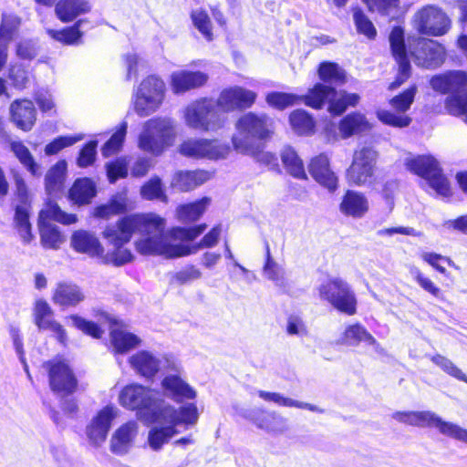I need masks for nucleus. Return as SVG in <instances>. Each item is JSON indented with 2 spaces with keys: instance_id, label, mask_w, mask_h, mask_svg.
<instances>
[{
  "instance_id": "f257e3e1",
  "label": "nucleus",
  "mask_w": 467,
  "mask_h": 467,
  "mask_svg": "<svg viewBox=\"0 0 467 467\" xmlns=\"http://www.w3.org/2000/svg\"><path fill=\"white\" fill-rule=\"evenodd\" d=\"M222 225H213L196 245L171 244L167 241L166 220L155 213H140L125 215L119 220V239L130 240L133 234L140 238L135 242L138 253L142 255H161L176 258L189 255L201 248H212L220 239Z\"/></svg>"
},
{
  "instance_id": "f03ea898",
  "label": "nucleus",
  "mask_w": 467,
  "mask_h": 467,
  "mask_svg": "<svg viewBox=\"0 0 467 467\" xmlns=\"http://www.w3.org/2000/svg\"><path fill=\"white\" fill-rule=\"evenodd\" d=\"M237 134L232 137L233 148L239 153H256L257 142H265L275 133V121L265 113L254 111L241 115L235 122Z\"/></svg>"
},
{
  "instance_id": "7ed1b4c3",
  "label": "nucleus",
  "mask_w": 467,
  "mask_h": 467,
  "mask_svg": "<svg viewBox=\"0 0 467 467\" xmlns=\"http://www.w3.org/2000/svg\"><path fill=\"white\" fill-rule=\"evenodd\" d=\"M448 31H418L417 34L406 35L404 42L406 52L411 57L415 64L426 69H435L444 64L447 52L443 45L427 38L426 34L432 36H443Z\"/></svg>"
},
{
  "instance_id": "20e7f679",
  "label": "nucleus",
  "mask_w": 467,
  "mask_h": 467,
  "mask_svg": "<svg viewBox=\"0 0 467 467\" xmlns=\"http://www.w3.org/2000/svg\"><path fill=\"white\" fill-rule=\"evenodd\" d=\"M176 137V125L171 118L154 116L143 122L137 144L140 150L160 156L173 145Z\"/></svg>"
},
{
  "instance_id": "39448f33",
  "label": "nucleus",
  "mask_w": 467,
  "mask_h": 467,
  "mask_svg": "<svg viewBox=\"0 0 467 467\" xmlns=\"http://www.w3.org/2000/svg\"><path fill=\"white\" fill-rule=\"evenodd\" d=\"M167 87L161 77L150 74L144 77L134 90L132 106L140 117H148L161 107L165 100Z\"/></svg>"
},
{
  "instance_id": "423d86ee",
  "label": "nucleus",
  "mask_w": 467,
  "mask_h": 467,
  "mask_svg": "<svg viewBox=\"0 0 467 467\" xmlns=\"http://www.w3.org/2000/svg\"><path fill=\"white\" fill-rule=\"evenodd\" d=\"M405 166L411 173L423 178L439 195L451 197V186L443 173L439 161L431 155H417L405 161Z\"/></svg>"
},
{
  "instance_id": "0eeeda50",
  "label": "nucleus",
  "mask_w": 467,
  "mask_h": 467,
  "mask_svg": "<svg viewBox=\"0 0 467 467\" xmlns=\"http://www.w3.org/2000/svg\"><path fill=\"white\" fill-rule=\"evenodd\" d=\"M50 220L69 225L77 223L78 217L76 214L63 212L56 202L50 201L41 210L38 219L41 244L46 248L57 249L64 242V237L59 228L50 223Z\"/></svg>"
},
{
  "instance_id": "6e6552de",
  "label": "nucleus",
  "mask_w": 467,
  "mask_h": 467,
  "mask_svg": "<svg viewBox=\"0 0 467 467\" xmlns=\"http://www.w3.org/2000/svg\"><path fill=\"white\" fill-rule=\"evenodd\" d=\"M392 418L399 422L416 427H436L439 431L450 438L467 443V430L459 425L445 421L431 411H396Z\"/></svg>"
},
{
  "instance_id": "1a4fd4ad",
  "label": "nucleus",
  "mask_w": 467,
  "mask_h": 467,
  "mask_svg": "<svg viewBox=\"0 0 467 467\" xmlns=\"http://www.w3.org/2000/svg\"><path fill=\"white\" fill-rule=\"evenodd\" d=\"M185 124L201 132H209L221 129L220 119L212 99L202 97L187 105L183 111Z\"/></svg>"
},
{
  "instance_id": "9d476101",
  "label": "nucleus",
  "mask_w": 467,
  "mask_h": 467,
  "mask_svg": "<svg viewBox=\"0 0 467 467\" xmlns=\"http://www.w3.org/2000/svg\"><path fill=\"white\" fill-rule=\"evenodd\" d=\"M318 294L323 301L340 313L353 316L357 313L358 301L350 285L342 278L327 279L318 287Z\"/></svg>"
},
{
  "instance_id": "9b49d317",
  "label": "nucleus",
  "mask_w": 467,
  "mask_h": 467,
  "mask_svg": "<svg viewBox=\"0 0 467 467\" xmlns=\"http://www.w3.org/2000/svg\"><path fill=\"white\" fill-rule=\"evenodd\" d=\"M379 152L372 146H364L354 150L349 167L346 170V180L349 185L364 186L375 179Z\"/></svg>"
},
{
  "instance_id": "f8f14e48",
  "label": "nucleus",
  "mask_w": 467,
  "mask_h": 467,
  "mask_svg": "<svg viewBox=\"0 0 467 467\" xmlns=\"http://www.w3.org/2000/svg\"><path fill=\"white\" fill-rule=\"evenodd\" d=\"M178 151L187 158L220 160L228 156L231 147L217 139L189 138L180 144Z\"/></svg>"
},
{
  "instance_id": "ddd939ff",
  "label": "nucleus",
  "mask_w": 467,
  "mask_h": 467,
  "mask_svg": "<svg viewBox=\"0 0 467 467\" xmlns=\"http://www.w3.org/2000/svg\"><path fill=\"white\" fill-rule=\"evenodd\" d=\"M389 40L391 55L397 64L394 80L388 86V89L392 91L408 81L411 77L412 68L405 48L404 31H390Z\"/></svg>"
},
{
  "instance_id": "4468645a",
  "label": "nucleus",
  "mask_w": 467,
  "mask_h": 467,
  "mask_svg": "<svg viewBox=\"0 0 467 467\" xmlns=\"http://www.w3.org/2000/svg\"><path fill=\"white\" fill-rule=\"evenodd\" d=\"M116 414L115 407L107 405L98 410L87 422L84 432L91 447L99 448L105 443Z\"/></svg>"
},
{
  "instance_id": "2eb2a0df",
  "label": "nucleus",
  "mask_w": 467,
  "mask_h": 467,
  "mask_svg": "<svg viewBox=\"0 0 467 467\" xmlns=\"http://www.w3.org/2000/svg\"><path fill=\"white\" fill-rule=\"evenodd\" d=\"M48 370L51 389L58 395L66 396L75 392L78 380L69 365L61 359H53L45 364Z\"/></svg>"
},
{
  "instance_id": "dca6fc26",
  "label": "nucleus",
  "mask_w": 467,
  "mask_h": 467,
  "mask_svg": "<svg viewBox=\"0 0 467 467\" xmlns=\"http://www.w3.org/2000/svg\"><path fill=\"white\" fill-rule=\"evenodd\" d=\"M256 99V92L241 86H231L220 92L216 106L223 112L243 111L252 108Z\"/></svg>"
},
{
  "instance_id": "f3484780",
  "label": "nucleus",
  "mask_w": 467,
  "mask_h": 467,
  "mask_svg": "<svg viewBox=\"0 0 467 467\" xmlns=\"http://www.w3.org/2000/svg\"><path fill=\"white\" fill-rule=\"evenodd\" d=\"M307 169L313 180L330 193L338 189V177L331 168L330 156L327 152L310 158Z\"/></svg>"
},
{
  "instance_id": "a211bd4d",
  "label": "nucleus",
  "mask_w": 467,
  "mask_h": 467,
  "mask_svg": "<svg viewBox=\"0 0 467 467\" xmlns=\"http://www.w3.org/2000/svg\"><path fill=\"white\" fill-rule=\"evenodd\" d=\"M431 88L441 95H452L467 91V71L447 70L430 78Z\"/></svg>"
},
{
  "instance_id": "6ab92c4d",
  "label": "nucleus",
  "mask_w": 467,
  "mask_h": 467,
  "mask_svg": "<svg viewBox=\"0 0 467 467\" xmlns=\"http://www.w3.org/2000/svg\"><path fill=\"white\" fill-rule=\"evenodd\" d=\"M415 29H449L451 22L443 10L436 5H425L412 17Z\"/></svg>"
},
{
  "instance_id": "aec40b11",
  "label": "nucleus",
  "mask_w": 467,
  "mask_h": 467,
  "mask_svg": "<svg viewBox=\"0 0 467 467\" xmlns=\"http://www.w3.org/2000/svg\"><path fill=\"white\" fill-rule=\"evenodd\" d=\"M34 322L39 330H49L57 337L59 343L66 345L67 341V332L64 327L52 318L53 311L47 301L37 299L33 309Z\"/></svg>"
},
{
  "instance_id": "412c9836",
  "label": "nucleus",
  "mask_w": 467,
  "mask_h": 467,
  "mask_svg": "<svg viewBox=\"0 0 467 467\" xmlns=\"http://www.w3.org/2000/svg\"><path fill=\"white\" fill-rule=\"evenodd\" d=\"M208 75L202 71L179 70L171 75V88L174 94H182L206 84Z\"/></svg>"
},
{
  "instance_id": "4be33fe9",
  "label": "nucleus",
  "mask_w": 467,
  "mask_h": 467,
  "mask_svg": "<svg viewBox=\"0 0 467 467\" xmlns=\"http://www.w3.org/2000/svg\"><path fill=\"white\" fill-rule=\"evenodd\" d=\"M150 389L141 385H130L123 388L119 394L122 406L130 410H146L152 405Z\"/></svg>"
},
{
  "instance_id": "5701e85b",
  "label": "nucleus",
  "mask_w": 467,
  "mask_h": 467,
  "mask_svg": "<svg viewBox=\"0 0 467 467\" xmlns=\"http://www.w3.org/2000/svg\"><path fill=\"white\" fill-rule=\"evenodd\" d=\"M211 179V173L204 170L177 171L172 175L171 186L187 192L202 185Z\"/></svg>"
},
{
  "instance_id": "b1692460",
  "label": "nucleus",
  "mask_w": 467,
  "mask_h": 467,
  "mask_svg": "<svg viewBox=\"0 0 467 467\" xmlns=\"http://www.w3.org/2000/svg\"><path fill=\"white\" fill-rule=\"evenodd\" d=\"M340 344L348 347H358L360 343L380 348L379 343L373 335L359 322L348 325L339 339Z\"/></svg>"
},
{
  "instance_id": "393cba45",
  "label": "nucleus",
  "mask_w": 467,
  "mask_h": 467,
  "mask_svg": "<svg viewBox=\"0 0 467 467\" xmlns=\"http://www.w3.org/2000/svg\"><path fill=\"white\" fill-rule=\"evenodd\" d=\"M368 201L365 194L354 190H347L339 203L340 212L346 216L361 218L368 211Z\"/></svg>"
},
{
  "instance_id": "a878e982",
  "label": "nucleus",
  "mask_w": 467,
  "mask_h": 467,
  "mask_svg": "<svg viewBox=\"0 0 467 467\" xmlns=\"http://www.w3.org/2000/svg\"><path fill=\"white\" fill-rule=\"evenodd\" d=\"M11 119L16 126L25 131L30 130L36 121V108L28 99L15 100L10 106Z\"/></svg>"
},
{
  "instance_id": "bb28decb",
  "label": "nucleus",
  "mask_w": 467,
  "mask_h": 467,
  "mask_svg": "<svg viewBox=\"0 0 467 467\" xmlns=\"http://www.w3.org/2000/svg\"><path fill=\"white\" fill-rule=\"evenodd\" d=\"M90 10L88 0H58L55 5V15L63 23H70Z\"/></svg>"
},
{
  "instance_id": "cd10ccee",
  "label": "nucleus",
  "mask_w": 467,
  "mask_h": 467,
  "mask_svg": "<svg viewBox=\"0 0 467 467\" xmlns=\"http://www.w3.org/2000/svg\"><path fill=\"white\" fill-rule=\"evenodd\" d=\"M332 95H337L335 87L325 85L321 82L315 83L307 92L300 95L301 103L313 109H322L329 101Z\"/></svg>"
},
{
  "instance_id": "c85d7f7f",
  "label": "nucleus",
  "mask_w": 467,
  "mask_h": 467,
  "mask_svg": "<svg viewBox=\"0 0 467 467\" xmlns=\"http://www.w3.org/2000/svg\"><path fill=\"white\" fill-rule=\"evenodd\" d=\"M211 198L202 197L194 202L182 203L176 207V219L184 224H191L198 221L205 213Z\"/></svg>"
},
{
  "instance_id": "c756f323",
  "label": "nucleus",
  "mask_w": 467,
  "mask_h": 467,
  "mask_svg": "<svg viewBox=\"0 0 467 467\" xmlns=\"http://www.w3.org/2000/svg\"><path fill=\"white\" fill-rule=\"evenodd\" d=\"M161 413L170 418V423H171L174 428L179 424L192 426L197 422L199 418L197 407L193 403L182 406L178 410L171 406H166L161 410Z\"/></svg>"
},
{
  "instance_id": "7c9ffc66",
  "label": "nucleus",
  "mask_w": 467,
  "mask_h": 467,
  "mask_svg": "<svg viewBox=\"0 0 467 467\" xmlns=\"http://www.w3.org/2000/svg\"><path fill=\"white\" fill-rule=\"evenodd\" d=\"M161 386L178 402L196 397V391L178 375L165 376Z\"/></svg>"
},
{
  "instance_id": "2f4dec72",
  "label": "nucleus",
  "mask_w": 467,
  "mask_h": 467,
  "mask_svg": "<svg viewBox=\"0 0 467 467\" xmlns=\"http://www.w3.org/2000/svg\"><path fill=\"white\" fill-rule=\"evenodd\" d=\"M370 128L364 114L353 111L344 116L338 122V130L341 138L348 139L359 134Z\"/></svg>"
},
{
  "instance_id": "473e14b6",
  "label": "nucleus",
  "mask_w": 467,
  "mask_h": 467,
  "mask_svg": "<svg viewBox=\"0 0 467 467\" xmlns=\"http://www.w3.org/2000/svg\"><path fill=\"white\" fill-rule=\"evenodd\" d=\"M131 367L141 376L152 379L159 371V360L150 352L138 351L130 358Z\"/></svg>"
},
{
  "instance_id": "72a5a7b5",
  "label": "nucleus",
  "mask_w": 467,
  "mask_h": 467,
  "mask_svg": "<svg viewBox=\"0 0 467 467\" xmlns=\"http://www.w3.org/2000/svg\"><path fill=\"white\" fill-rule=\"evenodd\" d=\"M318 78L328 86H342L347 82L346 71L336 62L323 61L318 65Z\"/></svg>"
},
{
  "instance_id": "f704fd0d",
  "label": "nucleus",
  "mask_w": 467,
  "mask_h": 467,
  "mask_svg": "<svg viewBox=\"0 0 467 467\" xmlns=\"http://www.w3.org/2000/svg\"><path fill=\"white\" fill-rule=\"evenodd\" d=\"M360 101L358 93H350L347 90H337V95H332L328 101L327 111L333 117L343 115L348 108H355Z\"/></svg>"
},
{
  "instance_id": "c9c22d12",
  "label": "nucleus",
  "mask_w": 467,
  "mask_h": 467,
  "mask_svg": "<svg viewBox=\"0 0 467 467\" xmlns=\"http://www.w3.org/2000/svg\"><path fill=\"white\" fill-rule=\"evenodd\" d=\"M97 194L95 182L89 178H79L69 190V198L78 205L88 204Z\"/></svg>"
},
{
  "instance_id": "e433bc0d",
  "label": "nucleus",
  "mask_w": 467,
  "mask_h": 467,
  "mask_svg": "<svg viewBox=\"0 0 467 467\" xmlns=\"http://www.w3.org/2000/svg\"><path fill=\"white\" fill-rule=\"evenodd\" d=\"M292 130L299 136H310L316 130V120L313 116L302 109H294L288 116Z\"/></svg>"
},
{
  "instance_id": "4c0bfd02",
  "label": "nucleus",
  "mask_w": 467,
  "mask_h": 467,
  "mask_svg": "<svg viewBox=\"0 0 467 467\" xmlns=\"http://www.w3.org/2000/svg\"><path fill=\"white\" fill-rule=\"evenodd\" d=\"M71 244L76 251L92 255L99 254L102 250L98 238L84 230L76 231L72 234Z\"/></svg>"
},
{
  "instance_id": "58836bf2",
  "label": "nucleus",
  "mask_w": 467,
  "mask_h": 467,
  "mask_svg": "<svg viewBox=\"0 0 467 467\" xmlns=\"http://www.w3.org/2000/svg\"><path fill=\"white\" fill-rule=\"evenodd\" d=\"M281 160L285 171L292 177L297 180L307 181L308 177L304 162L292 147H286L282 150Z\"/></svg>"
},
{
  "instance_id": "ea45409f",
  "label": "nucleus",
  "mask_w": 467,
  "mask_h": 467,
  "mask_svg": "<svg viewBox=\"0 0 467 467\" xmlns=\"http://www.w3.org/2000/svg\"><path fill=\"white\" fill-rule=\"evenodd\" d=\"M54 302L64 306H76L84 300L79 287L71 284H60L53 296Z\"/></svg>"
},
{
  "instance_id": "a19ab883",
  "label": "nucleus",
  "mask_w": 467,
  "mask_h": 467,
  "mask_svg": "<svg viewBox=\"0 0 467 467\" xmlns=\"http://www.w3.org/2000/svg\"><path fill=\"white\" fill-rule=\"evenodd\" d=\"M14 222L24 243H30L33 235L31 233V223L29 222V204L26 201H23L21 204L16 207Z\"/></svg>"
},
{
  "instance_id": "79ce46f5",
  "label": "nucleus",
  "mask_w": 467,
  "mask_h": 467,
  "mask_svg": "<svg viewBox=\"0 0 467 467\" xmlns=\"http://www.w3.org/2000/svg\"><path fill=\"white\" fill-rule=\"evenodd\" d=\"M150 161L145 157L138 158L131 166H130V161L126 157L119 158V178H127L129 175V170L130 168V174L134 178H141L144 177L150 168Z\"/></svg>"
},
{
  "instance_id": "37998d69",
  "label": "nucleus",
  "mask_w": 467,
  "mask_h": 467,
  "mask_svg": "<svg viewBox=\"0 0 467 467\" xmlns=\"http://www.w3.org/2000/svg\"><path fill=\"white\" fill-rule=\"evenodd\" d=\"M67 171L66 161H58L52 166L46 175V189L49 194L59 192L64 183L65 175Z\"/></svg>"
},
{
  "instance_id": "c03bdc74",
  "label": "nucleus",
  "mask_w": 467,
  "mask_h": 467,
  "mask_svg": "<svg viewBox=\"0 0 467 467\" xmlns=\"http://www.w3.org/2000/svg\"><path fill=\"white\" fill-rule=\"evenodd\" d=\"M258 396L265 401H273V402L278 404L279 406H283V407H294V408H297V409L308 410L313 412H322L323 411L322 410H319L317 406H315L313 404L295 400L290 398L284 397L277 392H269V391H265V390H259Z\"/></svg>"
},
{
  "instance_id": "a18cd8bd",
  "label": "nucleus",
  "mask_w": 467,
  "mask_h": 467,
  "mask_svg": "<svg viewBox=\"0 0 467 467\" xmlns=\"http://www.w3.org/2000/svg\"><path fill=\"white\" fill-rule=\"evenodd\" d=\"M140 195L147 201L159 200L165 203L168 202V196L162 186L161 180L158 176L151 177L141 186Z\"/></svg>"
},
{
  "instance_id": "49530a36",
  "label": "nucleus",
  "mask_w": 467,
  "mask_h": 467,
  "mask_svg": "<svg viewBox=\"0 0 467 467\" xmlns=\"http://www.w3.org/2000/svg\"><path fill=\"white\" fill-rule=\"evenodd\" d=\"M265 100L270 107L278 110H284L288 107L301 103L300 95L281 91L269 92Z\"/></svg>"
},
{
  "instance_id": "de8ad7c7",
  "label": "nucleus",
  "mask_w": 467,
  "mask_h": 467,
  "mask_svg": "<svg viewBox=\"0 0 467 467\" xmlns=\"http://www.w3.org/2000/svg\"><path fill=\"white\" fill-rule=\"evenodd\" d=\"M446 111L455 117H464L467 122V91L448 95L444 99Z\"/></svg>"
},
{
  "instance_id": "09e8293b",
  "label": "nucleus",
  "mask_w": 467,
  "mask_h": 467,
  "mask_svg": "<svg viewBox=\"0 0 467 467\" xmlns=\"http://www.w3.org/2000/svg\"><path fill=\"white\" fill-rule=\"evenodd\" d=\"M176 433L177 430L171 423L169 426L154 427L149 431V444L152 450L159 451Z\"/></svg>"
},
{
  "instance_id": "8fccbe9b",
  "label": "nucleus",
  "mask_w": 467,
  "mask_h": 467,
  "mask_svg": "<svg viewBox=\"0 0 467 467\" xmlns=\"http://www.w3.org/2000/svg\"><path fill=\"white\" fill-rule=\"evenodd\" d=\"M10 147L19 161L32 175H40L39 165L35 161L29 150L21 141H12Z\"/></svg>"
},
{
  "instance_id": "3c124183",
  "label": "nucleus",
  "mask_w": 467,
  "mask_h": 467,
  "mask_svg": "<svg viewBox=\"0 0 467 467\" xmlns=\"http://www.w3.org/2000/svg\"><path fill=\"white\" fill-rule=\"evenodd\" d=\"M369 11L378 12L383 16L395 17L400 11V0H363Z\"/></svg>"
},
{
  "instance_id": "603ef678",
  "label": "nucleus",
  "mask_w": 467,
  "mask_h": 467,
  "mask_svg": "<svg viewBox=\"0 0 467 467\" xmlns=\"http://www.w3.org/2000/svg\"><path fill=\"white\" fill-rule=\"evenodd\" d=\"M417 92L416 85H410L402 92L394 96L390 100L389 104L391 107L399 112L405 113L411 106L414 101V98Z\"/></svg>"
},
{
  "instance_id": "864d4df0",
  "label": "nucleus",
  "mask_w": 467,
  "mask_h": 467,
  "mask_svg": "<svg viewBox=\"0 0 467 467\" xmlns=\"http://www.w3.org/2000/svg\"><path fill=\"white\" fill-rule=\"evenodd\" d=\"M207 228L202 223L190 227L175 226L171 228L170 234L175 240L191 242L200 236Z\"/></svg>"
},
{
  "instance_id": "5fc2aeb1",
  "label": "nucleus",
  "mask_w": 467,
  "mask_h": 467,
  "mask_svg": "<svg viewBox=\"0 0 467 467\" xmlns=\"http://www.w3.org/2000/svg\"><path fill=\"white\" fill-rule=\"evenodd\" d=\"M431 360L451 377L467 383V376L446 357L441 354H435L431 357Z\"/></svg>"
},
{
  "instance_id": "6e6d98bb",
  "label": "nucleus",
  "mask_w": 467,
  "mask_h": 467,
  "mask_svg": "<svg viewBox=\"0 0 467 467\" xmlns=\"http://www.w3.org/2000/svg\"><path fill=\"white\" fill-rule=\"evenodd\" d=\"M281 421H283V420L275 412H269L265 410H260L254 418L256 426L268 431H280V428L277 425Z\"/></svg>"
},
{
  "instance_id": "4d7b16f0",
  "label": "nucleus",
  "mask_w": 467,
  "mask_h": 467,
  "mask_svg": "<svg viewBox=\"0 0 467 467\" xmlns=\"http://www.w3.org/2000/svg\"><path fill=\"white\" fill-rule=\"evenodd\" d=\"M413 279L425 292L435 298H442L443 294L441 288L420 269L416 268L412 271Z\"/></svg>"
},
{
  "instance_id": "13d9d810",
  "label": "nucleus",
  "mask_w": 467,
  "mask_h": 467,
  "mask_svg": "<svg viewBox=\"0 0 467 467\" xmlns=\"http://www.w3.org/2000/svg\"><path fill=\"white\" fill-rule=\"evenodd\" d=\"M378 118L382 123L395 128L408 127L412 121L411 118L406 114H397L389 110L378 112Z\"/></svg>"
},
{
  "instance_id": "bf43d9fd",
  "label": "nucleus",
  "mask_w": 467,
  "mask_h": 467,
  "mask_svg": "<svg viewBox=\"0 0 467 467\" xmlns=\"http://www.w3.org/2000/svg\"><path fill=\"white\" fill-rule=\"evenodd\" d=\"M84 136L79 135H70V136H60L56 138L53 141L48 143L45 148V152L47 155H54L58 151L63 150L66 147H69L77 143L78 141L83 140Z\"/></svg>"
},
{
  "instance_id": "052dcab7",
  "label": "nucleus",
  "mask_w": 467,
  "mask_h": 467,
  "mask_svg": "<svg viewBox=\"0 0 467 467\" xmlns=\"http://www.w3.org/2000/svg\"><path fill=\"white\" fill-rule=\"evenodd\" d=\"M69 318L72 320L73 326L82 331L84 334L88 335L94 338H100L103 331L95 322L88 321L76 315L70 316Z\"/></svg>"
},
{
  "instance_id": "680f3d73",
  "label": "nucleus",
  "mask_w": 467,
  "mask_h": 467,
  "mask_svg": "<svg viewBox=\"0 0 467 467\" xmlns=\"http://www.w3.org/2000/svg\"><path fill=\"white\" fill-rule=\"evenodd\" d=\"M48 35L54 40L67 46H77L82 44V31H47Z\"/></svg>"
},
{
  "instance_id": "e2e57ef3",
  "label": "nucleus",
  "mask_w": 467,
  "mask_h": 467,
  "mask_svg": "<svg viewBox=\"0 0 467 467\" xmlns=\"http://www.w3.org/2000/svg\"><path fill=\"white\" fill-rule=\"evenodd\" d=\"M98 142L91 140L88 142L79 151L77 164L80 168H87L92 165L96 160Z\"/></svg>"
},
{
  "instance_id": "0e129e2a",
  "label": "nucleus",
  "mask_w": 467,
  "mask_h": 467,
  "mask_svg": "<svg viewBox=\"0 0 467 467\" xmlns=\"http://www.w3.org/2000/svg\"><path fill=\"white\" fill-rule=\"evenodd\" d=\"M103 238L112 244V250L104 257V262L117 266V225H108L103 231Z\"/></svg>"
},
{
  "instance_id": "69168bd1",
  "label": "nucleus",
  "mask_w": 467,
  "mask_h": 467,
  "mask_svg": "<svg viewBox=\"0 0 467 467\" xmlns=\"http://www.w3.org/2000/svg\"><path fill=\"white\" fill-rule=\"evenodd\" d=\"M91 214L99 220H109L117 215V196H112L109 202L96 206Z\"/></svg>"
},
{
  "instance_id": "338daca9",
  "label": "nucleus",
  "mask_w": 467,
  "mask_h": 467,
  "mask_svg": "<svg viewBox=\"0 0 467 467\" xmlns=\"http://www.w3.org/2000/svg\"><path fill=\"white\" fill-rule=\"evenodd\" d=\"M140 338L133 333L119 329V353L128 352L140 344Z\"/></svg>"
},
{
  "instance_id": "774afa93",
  "label": "nucleus",
  "mask_w": 467,
  "mask_h": 467,
  "mask_svg": "<svg viewBox=\"0 0 467 467\" xmlns=\"http://www.w3.org/2000/svg\"><path fill=\"white\" fill-rule=\"evenodd\" d=\"M38 52L37 43L33 40H22L16 47V54L22 59H32Z\"/></svg>"
}]
</instances>
